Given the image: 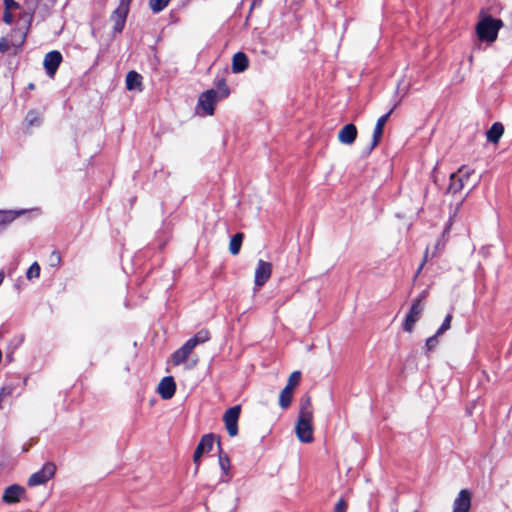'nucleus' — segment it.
Wrapping results in <instances>:
<instances>
[{
  "label": "nucleus",
  "mask_w": 512,
  "mask_h": 512,
  "mask_svg": "<svg viewBox=\"0 0 512 512\" xmlns=\"http://www.w3.org/2000/svg\"><path fill=\"white\" fill-rule=\"evenodd\" d=\"M230 93L229 88L222 81L218 86V90L209 89L199 95L195 114L201 117L212 116L214 114L217 103L226 98Z\"/></svg>",
  "instance_id": "obj_1"
},
{
  "label": "nucleus",
  "mask_w": 512,
  "mask_h": 512,
  "mask_svg": "<svg viewBox=\"0 0 512 512\" xmlns=\"http://www.w3.org/2000/svg\"><path fill=\"white\" fill-rule=\"evenodd\" d=\"M501 26V20L494 19L492 17H486L477 24V35L482 41L493 42L496 40L498 31Z\"/></svg>",
  "instance_id": "obj_2"
},
{
  "label": "nucleus",
  "mask_w": 512,
  "mask_h": 512,
  "mask_svg": "<svg viewBox=\"0 0 512 512\" xmlns=\"http://www.w3.org/2000/svg\"><path fill=\"white\" fill-rule=\"evenodd\" d=\"M424 310L423 298L418 297L413 300V303L406 315V318L403 323L404 331L410 333L414 329L415 323L421 318V315Z\"/></svg>",
  "instance_id": "obj_3"
},
{
  "label": "nucleus",
  "mask_w": 512,
  "mask_h": 512,
  "mask_svg": "<svg viewBox=\"0 0 512 512\" xmlns=\"http://www.w3.org/2000/svg\"><path fill=\"white\" fill-rule=\"evenodd\" d=\"M472 174L473 170L468 167H460L457 172L450 175L448 191L451 193H457L462 190Z\"/></svg>",
  "instance_id": "obj_4"
},
{
  "label": "nucleus",
  "mask_w": 512,
  "mask_h": 512,
  "mask_svg": "<svg viewBox=\"0 0 512 512\" xmlns=\"http://www.w3.org/2000/svg\"><path fill=\"white\" fill-rule=\"evenodd\" d=\"M55 472H56V466L51 462H47L43 465L41 470L33 473L29 477L27 483L31 487L45 484L51 478H53V476L55 475Z\"/></svg>",
  "instance_id": "obj_5"
},
{
  "label": "nucleus",
  "mask_w": 512,
  "mask_h": 512,
  "mask_svg": "<svg viewBox=\"0 0 512 512\" xmlns=\"http://www.w3.org/2000/svg\"><path fill=\"white\" fill-rule=\"evenodd\" d=\"M241 413V407L239 405L233 406L226 410L223 416L226 430L231 437H235L238 434V420Z\"/></svg>",
  "instance_id": "obj_6"
},
{
  "label": "nucleus",
  "mask_w": 512,
  "mask_h": 512,
  "mask_svg": "<svg viewBox=\"0 0 512 512\" xmlns=\"http://www.w3.org/2000/svg\"><path fill=\"white\" fill-rule=\"evenodd\" d=\"M296 436L303 443H311L313 437L312 419L298 417L296 424Z\"/></svg>",
  "instance_id": "obj_7"
},
{
  "label": "nucleus",
  "mask_w": 512,
  "mask_h": 512,
  "mask_svg": "<svg viewBox=\"0 0 512 512\" xmlns=\"http://www.w3.org/2000/svg\"><path fill=\"white\" fill-rule=\"evenodd\" d=\"M272 264L264 260H259L256 270L254 283L257 287H262L271 277Z\"/></svg>",
  "instance_id": "obj_8"
},
{
  "label": "nucleus",
  "mask_w": 512,
  "mask_h": 512,
  "mask_svg": "<svg viewBox=\"0 0 512 512\" xmlns=\"http://www.w3.org/2000/svg\"><path fill=\"white\" fill-rule=\"evenodd\" d=\"M24 495H25V488L20 485L13 484V485L8 486L4 490L3 495H2V501L9 505L15 504V503L20 502L21 499L24 497Z\"/></svg>",
  "instance_id": "obj_9"
},
{
  "label": "nucleus",
  "mask_w": 512,
  "mask_h": 512,
  "mask_svg": "<svg viewBox=\"0 0 512 512\" xmlns=\"http://www.w3.org/2000/svg\"><path fill=\"white\" fill-rule=\"evenodd\" d=\"M62 62V55L59 51H51L45 55L43 65L46 73L53 77Z\"/></svg>",
  "instance_id": "obj_10"
},
{
  "label": "nucleus",
  "mask_w": 512,
  "mask_h": 512,
  "mask_svg": "<svg viewBox=\"0 0 512 512\" xmlns=\"http://www.w3.org/2000/svg\"><path fill=\"white\" fill-rule=\"evenodd\" d=\"M471 492L463 489L453 502V512H469L471 508Z\"/></svg>",
  "instance_id": "obj_11"
},
{
  "label": "nucleus",
  "mask_w": 512,
  "mask_h": 512,
  "mask_svg": "<svg viewBox=\"0 0 512 512\" xmlns=\"http://www.w3.org/2000/svg\"><path fill=\"white\" fill-rule=\"evenodd\" d=\"M175 390L176 384L172 376L162 378L157 387L158 394L164 400L171 399L175 394Z\"/></svg>",
  "instance_id": "obj_12"
},
{
  "label": "nucleus",
  "mask_w": 512,
  "mask_h": 512,
  "mask_svg": "<svg viewBox=\"0 0 512 512\" xmlns=\"http://www.w3.org/2000/svg\"><path fill=\"white\" fill-rule=\"evenodd\" d=\"M192 354V339L186 341V343L177 351L171 355V363L174 366L184 364L188 357Z\"/></svg>",
  "instance_id": "obj_13"
},
{
  "label": "nucleus",
  "mask_w": 512,
  "mask_h": 512,
  "mask_svg": "<svg viewBox=\"0 0 512 512\" xmlns=\"http://www.w3.org/2000/svg\"><path fill=\"white\" fill-rule=\"evenodd\" d=\"M393 109L394 108L390 109V111H388L386 114H384L380 118H378V120L376 122V125H375V128H374V131H373L370 150L375 148L379 144V142L381 141V138H382V135H383L384 126L387 123L390 115L392 114Z\"/></svg>",
  "instance_id": "obj_14"
},
{
  "label": "nucleus",
  "mask_w": 512,
  "mask_h": 512,
  "mask_svg": "<svg viewBox=\"0 0 512 512\" xmlns=\"http://www.w3.org/2000/svg\"><path fill=\"white\" fill-rule=\"evenodd\" d=\"M357 137V128L354 124L345 125L338 133V140L345 145L354 143Z\"/></svg>",
  "instance_id": "obj_15"
},
{
  "label": "nucleus",
  "mask_w": 512,
  "mask_h": 512,
  "mask_svg": "<svg viewBox=\"0 0 512 512\" xmlns=\"http://www.w3.org/2000/svg\"><path fill=\"white\" fill-rule=\"evenodd\" d=\"M128 13V10L118 7L113 11L110 20L113 22L114 32L120 33L123 30Z\"/></svg>",
  "instance_id": "obj_16"
},
{
  "label": "nucleus",
  "mask_w": 512,
  "mask_h": 512,
  "mask_svg": "<svg viewBox=\"0 0 512 512\" xmlns=\"http://www.w3.org/2000/svg\"><path fill=\"white\" fill-rule=\"evenodd\" d=\"M215 442V437L213 434H206L202 437L199 444L197 445L196 450L194 451V461L202 456L203 454L211 451Z\"/></svg>",
  "instance_id": "obj_17"
},
{
  "label": "nucleus",
  "mask_w": 512,
  "mask_h": 512,
  "mask_svg": "<svg viewBox=\"0 0 512 512\" xmlns=\"http://www.w3.org/2000/svg\"><path fill=\"white\" fill-rule=\"evenodd\" d=\"M249 65L248 57L243 52H237L234 54L232 59V71L234 73H242L244 72Z\"/></svg>",
  "instance_id": "obj_18"
},
{
  "label": "nucleus",
  "mask_w": 512,
  "mask_h": 512,
  "mask_svg": "<svg viewBox=\"0 0 512 512\" xmlns=\"http://www.w3.org/2000/svg\"><path fill=\"white\" fill-rule=\"evenodd\" d=\"M125 83L128 90L142 91V76L136 71L127 73Z\"/></svg>",
  "instance_id": "obj_19"
},
{
  "label": "nucleus",
  "mask_w": 512,
  "mask_h": 512,
  "mask_svg": "<svg viewBox=\"0 0 512 512\" xmlns=\"http://www.w3.org/2000/svg\"><path fill=\"white\" fill-rule=\"evenodd\" d=\"M24 213H25V210L0 211V231L3 230L12 221H14L17 217L23 215Z\"/></svg>",
  "instance_id": "obj_20"
},
{
  "label": "nucleus",
  "mask_w": 512,
  "mask_h": 512,
  "mask_svg": "<svg viewBox=\"0 0 512 512\" xmlns=\"http://www.w3.org/2000/svg\"><path fill=\"white\" fill-rule=\"evenodd\" d=\"M504 127L501 123H494L487 131V139L492 143H497L503 135Z\"/></svg>",
  "instance_id": "obj_21"
},
{
  "label": "nucleus",
  "mask_w": 512,
  "mask_h": 512,
  "mask_svg": "<svg viewBox=\"0 0 512 512\" xmlns=\"http://www.w3.org/2000/svg\"><path fill=\"white\" fill-rule=\"evenodd\" d=\"M293 391L294 390L285 386L280 392L279 405L282 409H287L291 405L293 399Z\"/></svg>",
  "instance_id": "obj_22"
},
{
  "label": "nucleus",
  "mask_w": 512,
  "mask_h": 512,
  "mask_svg": "<svg viewBox=\"0 0 512 512\" xmlns=\"http://www.w3.org/2000/svg\"><path fill=\"white\" fill-rule=\"evenodd\" d=\"M298 417L313 419V409L309 396L302 400Z\"/></svg>",
  "instance_id": "obj_23"
},
{
  "label": "nucleus",
  "mask_w": 512,
  "mask_h": 512,
  "mask_svg": "<svg viewBox=\"0 0 512 512\" xmlns=\"http://www.w3.org/2000/svg\"><path fill=\"white\" fill-rule=\"evenodd\" d=\"M244 235L243 233H236L230 240L229 251L232 255H237L240 252L242 241Z\"/></svg>",
  "instance_id": "obj_24"
},
{
  "label": "nucleus",
  "mask_w": 512,
  "mask_h": 512,
  "mask_svg": "<svg viewBox=\"0 0 512 512\" xmlns=\"http://www.w3.org/2000/svg\"><path fill=\"white\" fill-rule=\"evenodd\" d=\"M24 39H25V34H21L20 40L18 43H14V42L10 41L7 37L1 38L0 39V52L1 53L7 52L11 46H15L17 48L20 47L23 44Z\"/></svg>",
  "instance_id": "obj_25"
},
{
  "label": "nucleus",
  "mask_w": 512,
  "mask_h": 512,
  "mask_svg": "<svg viewBox=\"0 0 512 512\" xmlns=\"http://www.w3.org/2000/svg\"><path fill=\"white\" fill-rule=\"evenodd\" d=\"M171 0H149V7L154 13L164 10Z\"/></svg>",
  "instance_id": "obj_26"
},
{
  "label": "nucleus",
  "mask_w": 512,
  "mask_h": 512,
  "mask_svg": "<svg viewBox=\"0 0 512 512\" xmlns=\"http://www.w3.org/2000/svg\"><path fill=\"white\" fill-rule=\"evenodd\" d=\"M300 379H301V372L300 371L292 372L290 374L289 378H288L286 387L294 390L298 386V384L300 382Z\"/></svg>",
  "instance_id": "obj_27"
},
{
  "label": "nucleus",
  "mask_w": 512,
  "mask_h": 512,
  "mask_svg": "<svg viewBox=\"0 0 512 512\" xmlns=\"http://www.w3.org/2000/svg\"><path fill=\"white\" fill-rule=\"evenodd\" d=\"M210 338V333L206 329H202L194 335V346L207 341Z\"/></svg>",
  "instance_id": "obj_28"
},
{
  "label": "nucleus",
  "mask_w": 512,
  "mask_h": 512,
  "mask_svg": "<svg viewBox=\"0 0 512 512\" xmlns=\"http://www.w3.org/2000/svg\"><path fill=\"white\" fill-rule=\"evenodd\" d=\"M26 276L28 279L38 278L40 276V266L34 262L28 269Z\"/></svg>",
  "instance_id": "obj_29"
},
{
  "label": "nucleus",
  "mask_w": 512,
  "mask_h": 512,
  "mask_svg": "<svg viewBox=\"0 0 512 512\" xmlns=\"http://www.w3.org/2000/svg\"><path fill=\"white\" fill-rule=\"evenodd\" d=\"M451 321H452V314H447L443 323L441 324V326L439 327V329L436 332L437 335L440 336L441 334H443L444 332L449 330L451 327Z\"/></svg>",
  "instance_id": "obj_30"
},
{
  "label": "nucleus",
  "mask_w": 512,
  "mask_h": 512,
  "mask_svg": "<svg viewBox=\"0 0 512 512\" xmlns=\"http://www.w3.org/2000/svg\"><path fill=\"white\" fill-rule=\"evenodd\" d=\"M26 120L28 121L29 125H37L40 123V116L35 111H30L27 116Z\"/></svg>",
  "instance_id": "obj_31"
},
{
  "label": "nucleus",
  "mask_w": 512,
  "mask_h": 512,
  "mask_svg": "<svg viewBox=\"0 0 512 512\" xmlns=\"http://www.w3.org/2000/svg\"><path fill=\"white\" fill-rule=\"evenodd\" d=\"M14 387L12 385H6L0 390V398L4 400L13 394Z\"/></svg>",
  "instance_id": "obj_32"
},
{
  "label": "nucleus",
  "mask_w": 512,
  "mask_h": 512,
  "mask_svg": "<svg viewBox=\"0 0 512 512\" xmlns=\"http://www.w3.org/2000/svg\"><path fill=\"white\" fill-rule=\"evenodd\" d=\"M438 336L437 333L431 337H429L427 340H426V348L427 350H432L434 349L437 344H438Z\"/></svg>",
  "instance_id": "obj_33"
},
{
  "label": "nucleus",
  "mask_w": 512,
  "mask_h": 512,
  "mask_svg": "<svg viewBox=\"0 0 512 512\" xmlns=\"http://www.w3.org/2000/svg\"><path fill=\"white\" fill-rule=\"evenodd\" d=\"M3 3H4V10L11 11V10L20 8L19 3H17L15 0H4Z\"/></svg>",
  "instance_id": "obj_34"
},
{
  "label": "nucleus",
  "mask_w": 512,
  "mask_h": 512,
  "mask_svg": "<svg viewBox=\"0 0 512 512\" xmlns=\"http://www.w3.org/2000/svg\"><path fill=\"white\" fill-rule=\"evenodd\" d=\"M347 508V502L344 499H340L334 507V512H346Z\"/></svg>",
  "instance_id": "obj_35"
},
{
  "label": "nucleus",
  "mask_w": 512,
  "mask_h": 512,
  "mask_svg": "<svg viewBox=\"0 0 512 512\" xmlns=\"http://www.w3.org/2000/svg\"><path fill=\"white\" fill-rule=\"evenodd\" d=\"M219 464L223 471L228 470L230 467V461H229L228 457H226V456H222V455L219 456Z\"/></svg>",
  "instance_id": "obj_36"
},
{
  "label": "nucleus",
  "mask_w": 512,
  "mask_h": 512,
  "mask_svg": "<svg viewBox=\"0 0 512 512\" xmlns=\"http://www.w3.org/2000/svg\"><path fill=\"white\" fill-rule=\"evenodd\" d=\"M3 21L8 24V25H11L14 21V16L13 14L11 13V11L9 10H4V13H3Z\"/></svg>",
  "instance_id": "obj_37"
},
{
  "label": "nucleus",
  "mask_w": 512,
  "mask_h": 512,
  "mask_svg": "<svg viewBox=\"0 0 512 512\" xmlns=\"http://www.w3.org/2000/svg\"><path fill=\"white\" fill-rule=\"evenodd\" d=\"M50 259H51V265H58L60 263L61 257L58 252L54 251V252H52Z\"/></svg>",
  "instance_id": "obj_38"
},
{
  "label": "nucleus",
  "mask_w": 512,
  "mask_h": 512,
  "mask_svg": "<svg viewBox=\"0 0 512 512\" xmlns=\"http://www.w3.org/2000/svg\"><path fill=\"white\" fill-rule=\"evenodd\" d=\"M131 1L132 0H119L118 8H122L129 11Z\"/></svg>",
  "instance_id": "obj_39"
},
{
  "label": "nucleus",
  "mask_w": 512,
  "mask_h": 512,
  "mask_svg": "<svg viewBox=\"0 0 512 512\" xmlns=\"http://www.w3.org/2000/svg\"><path fill=\"white\" fill-rule=\"evenodd\" d=\"M427 252H428V251L426 250V253H427ZM426 259H427V254L425 255V258H424L423 262H422V263H421V265L419 266V268H418V270H417L416 275H418V274L420 273L421 269H422V268H423V266H424V262L426 261Z\"/></svg>",
  "instance_id": "obj_40"
},
{
  "label": "nucleus",
  "mask_w": 512,
  "mask_h": 512,
  "mask_svg": "<svg viewBox=\"0 0 512 512\" xmlns=\"http://www.w3.org/2000/svg\"><path fill=\"white\" fill-rule=\"evenodd\" d=\"M4 278H5L4 272L0 271V285L3 283Z\"/></svg>",
  "instance_id": "obj_41"
},
{
  "label": "nucleus",
  "mask_w": 512,
  "mask_h": 512,
  "mask_svg": "<svg viewBox=\"0 0 512 512\" xmlns=\"http://www.w3.org/2000/svg\"><path fill=\"white\" fill-rule=\"evenodd\" d=\"M3 401H4V399H3V398H0V409H2V408H3V405H2V402H3Z\"/></svg>",
  "instance_id": "obj_42"
},
{
  "label": "nucleus",
  "mask_w": 512,
  "mask_h": 512,
  "mask_svg": "<svg viewBox=\"0 0 512 512\" xmlns=\"http://www.w3.org/2000/svg\"><path fill=\"white\" fill-rule=\"evenodd\" d=\"M28 87H29V89H34V84L31 83V84H29Z\"/></svg>",
  "instance_id": "obj_43"
},
{
  "label": "nucleus",
  "mask_w": 512,
  "mask_h": 512,
  "mask_svg": "<svg viewBox=\"0 0 512 512\" xmlns=\"http://www.w3.org/2000/svg\"><path fill=\"white\" fill-rule=\"evenodd\" d=\"M31 19H32V15H29V16H28V22H30V21H31Z\"/></svg>",
  "instance_id": "obj_44"
},
{
  "label": "nucleus",
  "mask_w": 512,
  "mask_h": 512,
  "mask_svg": "<svg viewBox=\"0 0 512 512\" xmlns=\"http://www.w3.org/2000/svg\"><path fill=\"white\" fill-rule=\"evenodd\" d=\"M262 0H258V2H261Z\"/></svg>",
  "instance_id": "obj_45"
}]
</instances>
